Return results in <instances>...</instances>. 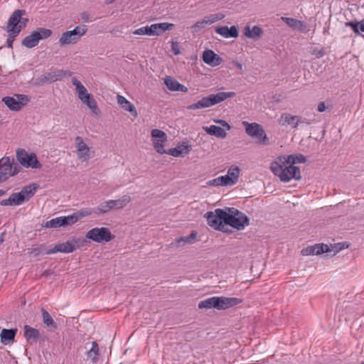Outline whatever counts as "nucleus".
Masks as SVG:
<instances>
[{"instance_id": "nucleus-38", "label": "nucleus", "mask_w": 364, "mask_h": 364, "mask_svg": "<svg viewBox=\"0 0 364 364\" xmlns=\"http://www.w3.org/2000/svg\"><path fill=\"white\" fill-rule=\"evenodd\" d=\"M227 181L228 178H225L224 176H221L208 181L207 184L211 186H229Z\"/></svg>"}, {"instance_id": "nucleus-37", "label": "nucleus", "mask_w": 364, "mask_h": 364, "mask_svg": "<svg viewBox=\"0 0 364 364\" xmlns=\"http://www.w3.org/2000/svg\"><path fill=\"white\" fill-rule=\"evenodd\" d=\"M285 123L291 124L294 127H296L298 125V118L296 116H292L289 114L284 113L281 116L280 124H284Z\"/></svg>"}, {"instance_id": "nucleus-12", "label": "nucleus", "mask_w": 364, "mask_h": 364, "mask_svg": "<svg viewBox=\"0 0 364 364\" xmlns=\"http://www.w3.org/2000/svg\"><path fill=\"white\" fill-rule=\"evenodd\" d=\"M51 35V30L40 28L36 31H33L30 35L24 38L22 41V46L28 48H32L36 46L41 40L46 39Z\"/></svg>"}, {"instance_id": "nucleus-32", "label": "nucleus", "mask_w": 364, "mask_h": 364, "mask_svg": "<svg viewBox=\"0 0 364 364\" xmlns=\"http://www.w3.org/2000/svg\"><path fill=\"white\" fill-rule=\"evenodd\" d=\"M24 337L26 341L32 344L36 343L39 336V331L38 329L31 327L30 326L26 325L24 326Z\"/></svg>"}, {"instance_id": "nucleus-23", "label": "nucleus", "mask_w": 364, "mask_h": 364, "mask_svg": "<svg viewBox=\"0 0 364 364\" xmlns=\"http://www.w3.org/2000/svg\"><path fill=\"white\" fill-rule=\"evenodd\" d=\"M173 27V23L167 22L153 23L149 26V31L151 36H161L165 31L171 30Z\"/></svg>"}, {"instance_id": "nucleus-4", "label": "nucleus", "mask_w": 364, "mask_h": 364, "mask_svg": "<svg viewBox=\"0 0 364 364\" xmlns=\"http://www.w3.org/2000/svg\"><path fill=\"white\" fill-rule=\"evenodd\" d=\"M235 96V92H219L215 94H210L208 96L202 97L198 102L189 105L187 107V109L189 110H196L208 108Z\"/></svg>"}, {"instance_id": "nucleus-44", "label": "nucleus", "mask_w": 364, "mask_h": 364, "mask_svg": "<svg viewBox=\"0 0 364 364\" xmlns=\"http://www.w3.org/2000/svg\"><path fill=\"white\" fill-rule=\"evenodd\" d=\"M207 25L208 24H206V23H205V19L203 18L202 20L198 21L196 23H194L191 26V28L193 32H197L199 30L205 28Z\"/></svg>"}, {"instance_id": "nucleus-33", "label": "nucleus", "mask_w": 364, "mask_h": 364, "mask_svg": "<svg viewBox=\"0 0 364 364\" xmlns=\"http://www.w3.org/2000/svg\"><path fill=\"white\" fill-rule=\"evenodd\" d=\"M17 330L16 329H6L4 328L1 333V341L2 343L6 345L14 341L16 333Z\"/></svg>"}, {"instance_id": "nucleus-16", "label": "nucleus", "mask_w": 364, "mask_h": 364, "mask_svg": "<svg viewBox=\"0 0 364 364\" xmlns=\"http://www.w3.org/2000/svg\"><path fill=\"white\" fill-rule=\"evenodd\" d=\"M151 136L153 146L157 153L164 154L166 152L164 149L165 143L167 141L166 134L160 129H154L151 132Z\"/></svg>"}, {"instance_id": "nucleus-20", "label": "nucleus", "mask_w": 364, "mask_h": 364, "mask_svg": "<svg viewBox=\"0 0 364 364\" xmlns=\"http://www.w3.org/2000/svg\"><path fill=\"white\" fill-rule=\"evenodd\" d=\"M191 150V146L188 142L183 141L178 144L176 147L166 150L165 154L174 157H183L187 155Z\"/></svg>"}, {"instance_id": "nucleus-46", "label": "nucleus", "mask_w": 364, "mask_h": 364, "mask_svg": "<svg viewBox=\"0 0 364 364\" xmlns=\"http://www.w3.org/2000/svg\"><path fill=\"white\" fill-rule=\"evenodd\" d=\"M213 122L216 124H219L220 125H221L223 127V129L229 131L231 129V126L225 121V120H223V119H213Z\"/></svg>"}, {"instance_id": "nucleus-51", "label": "nucleus", "mask_w": 364, "mask_h": 364, "mask_svg": "<svg viewBox=\"0 0 364 364\" xmlns=\"http://www.w3.org/2000/svg\"><path fill=\"white\" fill-rule=\"evenodd\" d=\"M360 30L362 32H364V23H360Z\"/></svg>"}, {"instance_id": "nucleus-45", "label": "nucleus", "mask_w": 364, "mask_h": 364, "mask_svg": "<svg viewBox=\"0 0 364 364\" xmlns=\"http://www.w3.org/2000/svg\"><path fill=\"white\" fill-rule=\"evenodd\" d=\"M346 26V27H350L354 33L356 34V35H359L360 34V32H359V30H360V26H359V23L355 21V22H353V21H348L345 23Z\"/></svg>"}, {"instance_id": "nucleus-50", "label": "nucleus", "mask_w": 364, "mask_h": 364, "mask_svg": "<svg viewBox=\"0 0 364 364\" xmlns=\"http://www.w3.org/2000/svg\"><path fill=\"white\" fill-rule=\"evenodd\" d=\"M235 65H236L237 68H239L240 70H242V63L237 62V63H235Z\"/></svg>"}, {"instance_id": "nucleus-25", "label": "nucleus", "mask_w": 364, "mask_h": 364, "mask_svg": "<svg viewBox=\"0 0 364 364\" xmlns=\"http://www.w3.org/2000/svg\"><path fill=\"white\" fill-rule=\"evenodd\" d=\"M69 225H71L69 216H60L46 221L44 227L47 228H58Z\"/></svg>"}, {"instance_id": "nucleus-26", "label": "nucleus", "mask_w": 364, "mask_h": 364, "mask_svg": "<svg viewBox=\"0 0 364 364\" xmlns=\"http://www.w3.org/2000/svg\"><path fill=\"white\" fill-rule=\"evenodd\" d=\"M75 250V246L70 242L60 243L54 246L53 249L46 250L47 255L54 254L56 252L70 253Z\"/></svg>"}, {"instance_id": "nucleus-3", "label": "nucleus", "mask_w": 364, "mask_h": 364, "mask_svg": "<svg viewBox=\"0 0 364 364\" xmlns=\"http://www.w3.org/2000/svg\"><path fill=\"white\" fill-rule=\"evenodd\" d=\"M38 185L31 183L24 186L21 191L11 193L8 198L1 200L2 206H19L28 202L36 193Z\"/></svg>"}, {"instance_id": "nucleus-21", "label": "nucleus", "mask_w": 364, "mask_h": 364, "mask_svg": "<svg viewBox=\"0 0 364 364\" xmlns=\"http://www.w3.org/2000/svg\"><path fill=\"white\" fill-rule=\"evenodd\" d=\"M67 72L63 70H53L49 73H46L41 77V82H54L61 80L67 76Z\"/></svg>"}, {"instance_id": "nucleus-52", "label": "nucleus", "mask_w": 364, "mask_h": 364, "mask_svg": "<svg viewBox=\"0 0 364 364\" xmlns=\"http://www.w3.org/2000/svg\"><path fill=\"white\" fill-rule=\"evenodd\" d=\"M5 194V191L0 189V196H4Z\"/></svg>"}, {"instance_id": "nucleus-24", "label": "nucleus", "mask_w": 364, "mask_h": 364, "mask_svg": "<svg viewBox=\"0 0 364 364\" xmlns=\"http://www.w3.org/2000/svg\"><path fill=\"white\" fill-rule=\"evenodd\" d=\"M215 31L225 38H237L238 36V30L235 26H232L230 28L227 26H218L215 28Z\"/></svg>"}, {"instance_id": "nucleus-5", "label": "nucleus", "mask_w": 364, "mask_h": 364, "mask_svg": "<svg viewBox=\"0 0 364 364\" xmlns=\"http://www.w3.org/2000/svg\"><path fill=\"white\" fill-rule=\"evenodd\" d=\"M71 82L75 87V92L81 102L90 109L92 114L98 116L100 111L98 108L97 101L95 100L92 95L88 92L87 88L76 77H73Z\"/></svg>"}, {"instance_id": "nucleus-34", "label": "nucleus", "mask_w": 364, "mask_h": 364, "mask_svg": "<svg viewBox=\"0 0 364 364\" xmlns=\"http://www.w3.org/2000/svg\"><path fill=\"white\" fill-rule=\"evenodd\" d=\"M262 34V30L258 26H254L252 28L247 26L244 30V35L249 38L257 39L259 38Z\"/></svg>"}, {"instance_id": "nucleus-41", "label": "nucleus", "mask_w": 364, "mask_h": 364, "mask_svg": "<svg viewBox=\"0 0 364 364\" xmlns=\"http://www.w3.org/2000/svg\"><path fill=\"white\" fill-rule=\"evenodd\" d=\"M98 351V345L95 341H93L91 349L87 352V358L92 361H95L97 358Z\"/></svg>"}, {"instance_id": "nucleus-14", "label": "nucleus", "mask_w": 364, "mask_h": 364, "mask_svg": "<svg viewBox=\"0 0 364 364\" xmlns=\"http://www.w3.org/2000/svg\"><path fill=\"white\" fill-rule=\"evenodd\" d=\"M30 101V98L26 95L15 94L13 96H7L2 98V102L11 111H19L26 105Z\"/></svg>"}, {"instance_id": "nucleus-47", "label": "nucleus", "mask_w": 364, "mask_h": 364, "mask_svg": "<svg viewBox=\"0 0 364 364\" xmlns=\"http://www.w3.org/2000/svg\"><path fill=\"white\" fill-rule=\"evenodd\" d=\"M171 49L173 53L175 55H178L180 53V50L178 48V43L176 41H172L171 43Z\"/></svg>"}, {"instance_id": "nucleus-6", "label": "nucleus", "mask_w": 364, "mask_h": 364, "mask_svg": "<svg viewBox=\"0 0 364 364\" xmlns=\"http://www.w3.org/2000/svg\"><path fill=\"white\" fill-rule=\"evenodd\" d=\"M249 224L248 217L242 212L234 208H228V211H226L225 226L229 225L237 230H242Z\"/></svg>"}, {"instance_id": "nucleus-42", "label": "nucleus", "mask_w": 364, "mask_h": 364, "mask_svg": "<svg viewBox=\"0 0 364 364\" xmlns=\"http://www.w3.org/2000/svg\"><path fill=\"white\" fill-rule=\"evenodd\" d=\"M41 312L45 325L46 326H55V322L49 313L44 309H42Z\"/></svg>"}, {"instance_id": "nucleus-28", "label": "nucleus", "mask_w": 364, "mask_h": 364, "mask_svg": "<svg viewBox=\"0 0 364 364\" xmlns=\"http://www.w3.org/2000/svg\"><path fill=\"white\" fill-rule=\"evenodd\" d=\"M117 101L122 109L130 112L134 117H137L138 114L134 105L127 100L124 96L117 95Z\"/></svg>"}, {"instance_id": "nucleus-18", "label": "nucleus", "mask_w": 364, "mask_h": 364, "mask_svg": "<svg viewBox=\"0 0 364 364\" xmlns=\"http://www.w3.org/2000/svg\"><path fill=\"white\" fill-rule=\"evenodd\" d=\"M217 297V310H225L231 307L235 306L242 303V299L236 297Z\"/></svg>"}, {"instance_id": "nucleus-7", "label": "nucleus", "mask_w": 364, "mask_h": 364, "mask_svg": "<svg viewBox=\"0 0 364 364\" xmlns=\"http://www.w3.org/2000/svg\"><path fill=\"white\" fill-rule=\"evenodd\" d=\"M20 167L13 158L4 156L0 159V183L6 181L10 177L16 175Z\"/></svg>"}, {"instance_id": "nucleus-53", "label": "nucleus", "mask_w": 364, "mask_h": 364, "mask_svg": "<svg viewBox=\"0 0 364 364\" xmlns=\"http://www.w3.org/2000/svg\"><path fill=\"white\" fill-rule=\"evenodd\" d=\"M323 55V51L321 50V51L319 52V56L321 57V56H322Z\"/></svg>"}, {"instance_id": "nucleus-54", "label": "nucleus", "mask_w": 364, "mask_h": 364, "mask_svg": "<svg viewBox=\"0 0 364 364\" xmlns=\"http://www.w3.org/2000/svg\"><path fill=\"white\" fill-rule=\"evenodd\" d=\"M360 364H364V361L361 362Z\"/></svg>"}, {"instance_id": "nucleus-48", "label": "nucleus", "mask_w": 364, "mask_h": 364, "mask_svg": "<svg viewBox=\"0 0 364 364\" xmlns=\"http://www.w3.org/2000/svg\"><path fill=\"white\" fill-rule=\"evenodd\" d=\"M317 110L319 112H323L326 110V105L323 102L318 103V107H317Z\"/></svg>"}, {"instance_id": "nucleus-36", "label": "nucleus", "mask_w": 364, "mask_h": 364, "mask_svg": "<svg viewBox=\"0 0 364 364\" xmlns=\"http://www.w3.org/2000/svg\"><path fill=\"white\" fill-rule=\"evenodd\" d=\"M217 297L212 296L204 300H202L198 304L199 309H212L214 308L217 309Z\"/></svg>"}, {"instance_id": "nucleus-43", "label": "nucleus", "mask_w": 364, "mask_h": 364, "mask_svg": "<svg viewBox=\"0 0 364 364\" xmlns=\"http://www.w3.org/2000/svg\"><path fill=\"white\" fill-rule=\"evenodd\" d=\"M149 29H150L149 26H143V27H141L139 28L134 30L133 31V34L139 35V36H142V35L151 36Z\"/></svg>"}, {"instance_id": "nucleus-31", "label": "nucleus", "mask_w": 364, "mask_h": 364, "mask_svg": "<svg viewBox=\"0 0 364 364\" xmlns=\"http://www.w3.org/2000/svg\"><path fill=\"white\" fill-rule=\"evenodd\" d=\"M203 129L208 134L218 138L224 139L227 136L225 129L218 126L210 125V127H203Z\"/></svg>"}, {"instance_id": "nucleus-27", "label": "nucleus", "mask_w": 364, "mask_h": 364, "mask_svg": "<svg viewBox=\"0 0 364 364\" xmlns=\"http://www.w3.org/2000/svg\"><path fill=\"white\" fill-rule=\"evenodd\" d=\"M92 213H96L97 214V210L95 209H91V208H83L81 209L75 213H74L73 215H68L71 225L75 223L79 220L90 215Z\"/></svg>"}, {"instance_id": "nucleus-19", "label": "nucleus", "mask_w": 364, "mask_h": 364, "mask_svg": "<svg viewBox=\"0 0 364 364\" xmlns=\"http://www.w3.org/2000/svg\"><path fill=\"white\" fill-rule=\"evenodd\" d=\"M331 249L328 245L316 244L314 245L308 246L301 250V253L304 256L318 255L325 252H328Z\"/></svg>"}, {"instance_id": "nucleus-8", "label": "nucleus", "mask_w": 364, "mask_h": 364, "mask_svg": "<svg viewBox=\"0 0 364 364\" xmlns=\"http://www.w3.org/2000/svg\"><path fill=\"white\" fill-rule=\"evenodd\" d=\"M205 217L207 219L208 224L213 228L227 232L225 227L226 210L217 208L214 211H210L205 213Z\"/></svg>"}, {"instance_id": "nucleus-13", "label": "nucleus", "mask_w": 364, "mask_h": 364, "mask_svg": "<svg viewBox=\"0 0 364 364\" xmlns=\"http://www.w3.org/2000/svg\"><path fill=\"white\" fill-rule=\"evenodd\" d=\"M131 201V197L124 195L117 200H109L101 204L97 208V214H104L112 209H121L126 206Z\"/></svg>"}, {"instance_id": "nucleus-30", "label": "nucleus", "mask_w": 364, "mask_h": 364, "mask_svg": "<svg viewBox=\"0 0 364 364\" xmlns=\"http://www.w3.org/2000/svg\"><path fill=\"white\" fill-rule=\"evenodd\" d=\"M282 20L294 30L299 31H307V26L299 20L289 17H282Z\"/></svg>"}, {"instance_id": "nucleus-10", "label": "nucleus", "mask_w": 364, "mask_h": 364, "mask_svg": "<svg viewBox=\"0 0 364 364\" xmlns=\"http://www.w3.org/2000/svg\"><path fill=\"white\" fill-rule=\"evenodd\" d=\"M245 126V132L247 135L257 140V143L262 145H268L269 144V138L267 137L263 127L257 123H249L243 122Z\"/></svg>"}, {"instance_id": "nucleus-49", "label": "nucleus", "mask_w": 364, "mask_h": 364, "mask_svg": "<svg viewBox=\"0 0 364 364\" xmlns=\"http://www.w3.org/2000/svg\"><path fill=\"white\" fill-rule=\"evenodd\" d=\"M196 236V234L194 233H191V235L188 237H185V238H181L180 240H178V242H180L181 241H184V242H188L189 241L190 238H194Z\"/></svg>"}, {"instance_id": "nucleus-17", "label": "nucleus", "mask_w": 364, "mask_h": 364, "mask_svg": "<svg viewBox=\"0 0 364 364\" xmlns=\"http://www.w3.org/2000/svg\"><path fill=\"white\" fill-rule=\"evenodd\" d=\"M75 143L78 159L81 161H88L92 156L90 148L85 143L81 136H76Z\"/></svg>"}, {"instance_id": "nucleus-1", "label": "nucleus", "mask_w": 364, "mask_h": 364, "mask_svg": "<svg viewBox=\"0 0 364 364\" xmlns=\"http://www.w3.org/2000/svg\"><path fill=\"white\" fill-rule=\"evenodd\" d=\"M270 170L281 181L287 183L292 179L301 178L300 168L284 155L277 156L270 164Z\"/></svg>"}, {"instance_id": "nucleus-22", "label": "nucleus", "mask_w": 364, "mask_h": 364, "mask_svg": "<svg viewBox=\"0 0 364 364\" xmlns=\"http://www.w3.org/2000/svg\"><path fill=\"white\" fill-rule=\"evenodd\" d=\"M164 84L167 88L172 92H187L188 89L185 85L178 82L174 77L166 76L164 80Z\"/></svg>"}, {"instance_id": "nucleus-15", "label": "nucleus", "mask_w": 364, "mask_h": 364, "mask_svg": "<svg viewBox=\"0 0 364 364\" xmlns=\"http://www.w3.org/2000/svg\"><path fill=\"white\" fill-rule=\"evenodd\" d=\"M16 158L21 166L26 168H38L41 167L36 154L28 153L26 150L18 149L16 151Z\"/></svg>"}, {"instance_id": "nucleus-11", "label": "nucleus", "mask_w": 364, "mask_h": 364, "mask_svg": "<svg viewBox=\"0 0 364 364\" xmlns=\"http://www.w3.org/2000/svg\"><path fill=\"white\" fill-rule=\"evenodd\" d=\"M87 239L97 243H106L114 238L107 228H94L90 230L85 235Z\"/></svg>"}, {"instance_id": "nucleus-39", "label": "nucleus", "mask_w": 364, "mask_h": 364, "mask_svg": "<svg viewBox=\"0 0 364 364\" xmlns=\"http://www.w3.org/2000/svg\"><path fill=\"white\" fill-rule=\"evenodd\" d=\"M225 15L223 13L210 14L204 17L205 23H206L208 25H211L214 23L221 21L225 18Z\"/></svg>"}, {"instance_id": "nucleus-2", "label": "nucleus", "mask_w": 364, "mask_h": 364, "mask_svg": "<svg viewBox=\"0 0 364 364\" xmlns=\"http://www.w3.org/2000/svg\"><path fill=\"white\" fill-rule=\"evenodd\" d=\"M25 13L24 10H15L8 20L6 25V32L8 34L6 44L10 48H13V43L16 38L28 22V18L23 17Z\"/></svg>"}, {"instance_id": "nucleus-35", "label": "nucleus", "mask_w": 364, "mask_h": 364, "mask_svg": "<svg viewBox=\"0 0 364 364\" xmlns=\"http://www.w3.org/2000/svg\"><path fill=\"white\" fill-rule=\"evenodd\" d=\"M218 60L217 55L211 50H206L203 53V60L208 65L214 66L219 64L218 62H215V60Z\"/></svg>"}, {"instance_id": "nucleus-9", "label": "nucleus", "mask_w": 364, "mask_h": 364, "mask_svg": "<svg viewBox=\"0 0 364 364\" xmlns=\"http://www.w3.org/2000/svg\"><path fill=\"white\" fill-rule=\"evenodd\" d=\"M87 31L86 25L76 26L72 31H67L62 33L59 38L58 43L61 46L75 44Z\"/></svg>"}, {"instance_id": "nucleus-40", "label": "nucleus", "mask_w": 364, "mask_h": 364, "mask_svg": "<svg viewBox=\"0 0 364 364\" xmlns=\"http://www.w3.org/2000/svg\"><path fill=\"white\" fill-rule=\"evenodd\" d=\"M287 159H289L290 161H293V165L296 164H303L306 162V157L301 154H290V155H284Z\"/></svg>"}, {"instance_id": "nucleus-29", "label": "nucleus", "mask_w": 364, "mask_h": 364, "mask_svg": "<svg viewBox=\"0 0 364 364\" xmlns=\"http://www.w3.org/2000/svg\"><path fill=\"white\" fill-rule=\"evenodd\" d=\"M240 174V169L237 166H231L227 172V174L224 176L228 178V183L229 186H233L238 181V178Z\"/></svg>"}]
</instances>
